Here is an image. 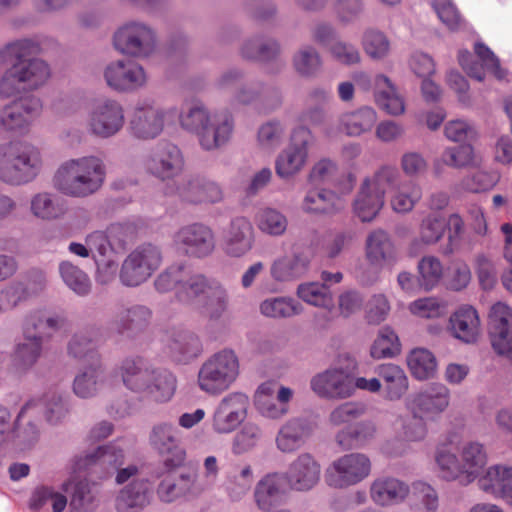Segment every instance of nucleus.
Here are the masks:
<instances>
[{"label": "nucleus", "instance_id": "f257e3e1", "mask_svg": "<svg viewBox=\"0 0 512 512\" xmlns=\"http://www.w3.org/2000/svg\"><path fill=\"white\" fill-rule=\"evenodd\" d=\"M40 42L24 38L7 45L12 64L0 77V98L8 99L23 92L36 90L50 78L49 65L34 57L40 51Z\"/></svg>", "mask_w": 512, "mask_h": 512}, {"label": "nucleus", "instance_id": "f03ea898", "mask_svg": "<svg viewBox=\"0 0 512 512\" xmlns=\"http://www.w3.org/2000/svg\"><path fill=\"white\" fill-rule=\"evenodd\" d=\"M179 125L193 134L200 148L214 152L225 147L234 132V118L227 111L211 110L203 101L193 100L179 114Z\"/></svg>", "mask_w": 512, "mask_h": 512}, {"label": "nucleus", "instance_id": "7ed1b4c3", "mask_svg": "<svg viewBox=\"0 0 512 512\" xmlns=\"http://www.w3.org/2000/svg\"><path fill=\"white\" fill-rule=\"evenodd\" d=\"M107 169L104 160L95 154L70 158L61 163L54 177V187L72 198H88L105 184Z\"/></svg>", "mask_w": 512, "mask_h": 512}, {"label": "nucleus", "instance_id": "20e7f679", "mask_svg": "<svg viewBox=\"0 0 512 512\" xmlns=\"http://www.w3.org/2000/svg\"><path fill=\"white\" fill-rule=\"evenodd\" d=\"M438 477L467 486L479 480L488 463V452L479 441L464 442L458 455L448 447H438L434 455Z\"/></svg>", "mask_w": 512, "mask_h": 512}, {"label": "nucleus", "instance_id": "39448f33", "mask_svg": "<svg viewBox=\"0 0 512 512\" xmlns=\"http://www.w3.org/2000/svg\"><path fill=\"white\" fill-rule=\"evenodd\" d=\"M43 167L40 149L26 141L0 145V180L21 186L34 181Z\"/></svg>", "mask_w": 512, "mask_h": 512}, {"label": "nucleus", "instance_id": "423d86ee", "mask_svg": "<svg viewBox=\"0 0 512 512\" xmlns=\"http://www.w3.org/2000/svg\"><path fill=\"white\" fill-rule=\"evenodd\" d=\"M240 376V361L231 348H223L209 357L200 365L197 377V388L208 396H219L228 391Z\"/></svg>", "mask_w": 512, "mask_h": 512}, {"label": "nucleus", "instance_id": "0eeeda50", "mask_svg": "<svg viewBox=\"0 0 512 512\" xmlns=\"http://www.w3.org/2000/svg\"><path fill=\"white\" fill-rule=\"evenodd\" d=\"M396 177L397 168L386 164L363 178L352 202L353 213L360 221L371 222L377 217L384 207L388 188Z\"/></svg>", "mask_w": 512, "mask_h": 512}, {"label": "nucleus", "instance_id": "6e6552de", "mask_svg": "<svg viewBox=\"0 0 512 512\" xmlns=\"http://www.w3.org/2000/svg\"><path fill=\"white\" fill-rule=\"evenodd\" d=\"M176 113V107H164L152 97L140 98L133 106L128 131L136 140L152 141L162 135Z\"/></svg>", "mask_w": 512, "mask_h": 512}, {"label": "nucleus", "instance_id": "1a4fd4ad", "mask_svg": "<svg viewBox=\"0 0 512 512\" xmlns=\"http://www.w3.org/2000/svg\"><path fill=\"white\" fill-rule=\"evenodd\" d=\"M112 44L120 54L135 59L151 57L158 48L156 29L147 21L129 19L114 31Z\"/></svg>", "mask_w": 512, "mask_h": 512}, {"label": "nucleus", "instance_id": "9d476101", "mask_svg": "<svg viewBox=\"0 0 512 512\" xmlns=\"http://www.w3.org/2000/svg\"><path fill=\"white\" fill-rule=\"evenodd\" d=\"M126 124L123 104L112 97L97 98L89 106L85 129L95 139L107 140L120 134Z\"/></svg>", "mask_w": 512, "mask_h": 512}, {"label": "nucleus", "instance_id": "9b49d317", "mask_svg": "<svg viewBox=\"0 0 512 512\" xmlns=\"http://www.w3.org/2000/svg\"><path fill=\"white\" fill-rule=\"evenodd\" d=\"M163 261L160 247L144 243L134 248L122 262L119 279L126 287H138L148 281Z\"/></svg>", "mask_w": 512, "mask_h": 512}, {"label": "nucleus", "instance_id": "f8f14e48", "mask_svg": "<svg viewBox=\"0 0 512 512\" xmlns=\"http://www.w3.org/2000/svg\"><path fill=\"white\" fill-rule=\"evenodd\" d=\"M372 472L370 457L350 452L335 458L325 470V482L334 489H348L367 479Z\"/></svg>", "mask_w": 512, "mask_h": 512}, {"label": "nucleus", "instance_id": "ddd939ff", "mask_svg": "<svg viewBox=\"0 0 512 512\" xmlns=\"http://www.w3.org/2000/svg\"><path fill=\"white\" fill-rule=\"evenodd\" d=\"M314 141V135L307 126H295L288 145L275 158L276 175L282 180H290L300 173L307 163Z\"/></svg>", "mask_w": 512, "mask_h": 512}, {"label": "nucleus", "instance_id": "4468645a", "mask_svg": "<svg viewBox=\"0 0 512 512\" xmlns=\"http://www.w3.org/2000/svg\"><path fill=\"white\" fill-rule=\"evenodd\" d=\"M130 448V441L127 438H117L105 445L75 455L71 459L73 472H82L92 466L103 468L106 478L115 472V469L125 465L127 454Z\"/></svg>", "mask_w": 512, "mask_h": 512}, {"label": "nucleus", "instance_id": "2eb2a0df", "mask_svg": "<svg viewBox=\"0 0 512 512\" xmlns=\"http://www.w3.org/2000/svg\"><path fill=\"white\" fill-rule=\"evenodd\" d=\"M249 397L241 391L225 394L215 405L211 416V428L218 435H228L246 420Z\"/></svg>", "mask_w": 512, "mask_h": 512}, {"label": "nucleus", "instance_id": "dca6fc26", "mask_svg": "<svg viewBox=\"0 0 512 512\" xmlns=\"http://www.w3.org/2000/svg\"><path fill=\"white\" fill-rule=\"evenodd\" d=\"M143 166L151 176L162 180H173L180 176L185 167L181 149L168 141L158 142L144 158Z\"/></svg>", "mask_w": 512, "mask_h": 512}, {"label": "nucleus", "instance_id": "f3484780", "mask_svg": "<svg viewBox=\"0 0 512 512\" xmlns=\"http://www.w3.org/2000/svg\"><path fill=\"white\" fill-rule=\"evenodd\" d=\"M173 242L185 255L197 259L211 256L216 249L215 233L203 223L180 227L173 236Z\"/></svg>", "mask_w": 512, "mask_h": 512}, {"label": "nucleus", "instance_id": "a211bd4d", "mask_svg": "<svg viewBox=\"0 0 512 512\" xmlns=\"http://www.w3.org/2000/svg\"><path fill=\"white\" fill-rule=\"evenodd\" d=\"M283 474L290 491L308 493L320 484L322 466L315 455L301 452L289 463Z\"/></svg>", "mask_w": 512, "mask_h": 512}, {"label": "nucleus", "instance_id": "6ab92c4d", "mask_svg": "<svg viewBox=\"0 0 512 512\" xmlns=\"http://www.w3.org/2000/svg\"><path fill=\"white\" fill-rule=\"evenodd\" d=\"M450 402V389L443 383L433 382L410 394L405 400V408L434 420L447 411Z\"/></svg>", "mask_w": 512, "mask_h": 512}, {"label": "nucleus", "instance_id": "aec40b11", "mask_svg": "<svg viewBox=\"0 0 512 512\" xmlns=\"http://www.w3.org/2000/svg\"><path fill=\"white\" fill-rule=\"evenodd\" d=\"M133 234V228L128 224L114 223L106 230H96L86 236L94 261L119 255Z\"/></svg>", "mask_w": 512, "mask_h": 512}, {"label": "nucleus", "instance_id": "412c9836", "mask_svg": "<svg viewBox=\"0 0 512 512\" xmlns=\"http://www.w3.org/2000/svg\"><path fill=\"white\" fill-rule=\"evenodd\" d=\"M103 78L110 89L119 93L139 90L148 80L142 65L123 59L108 63L103 69Z\"/></svg>", "mask_w": 512, "mask_h": 512}, {"label": "nucleus", "instance_id": "4be33fe9", "mask_svg": "<svg viewBox=\"0 0 512 512\" xmlns=\"http://www.w3.org/2000/svg\"><path fill=\"white\" fill-rule=\"evenodd\" d=\"M182 432L170 421L156 423L149 434L151 448L161 456H172L165 460L166 466L176 467L182 464L186 453L181 447Z\"/></svg>", "mask_w": 512, "mask_h": 512}, {"label": "nucleus", "instance_id": "5701e85b", "mask_svg": "<svg viewBox=\"0 0 512 512\" xmlns=\"http://www.w3.org/2000/svg\"><path fill=\"white\" fill-rule=\"evenodd\" d=\"M311 390L320 398L341 400L354 394L351 375L342 368L331 367L314 375L310 380Z\"/></svg>", "mask_w": 512, "mask_h": 512}, {"label": "nucleus", "instance_id": "b1692460", "mask_svg": "<svg viewBox=\"0 0 512 512\" xmlns=\"http://www.w3.org/2000/svg\"><path fill=\"white\" fill-rule=\"evenodd\" d=\"M42 102L28 96L5 106L0 111V131L25 132L40 115Z\"/></svg>", "mask_w": 512, "mask_h": 512}, {"label": "nucleus", "instance_id": "393cba45", "mask_svg": "<svg viewBox=\"0 0 512 512\" xmlns=\"http://www.w3.org/2000/svg\"><path fill=\"white\" fill-rule=\"evenodd\" d=\"M156 496L163 504L190 501L202 497L191 472L164 475L157 484Z\"/></svg>", "mask_w": 512, "mask_h": 512}, {"label": "nucleus", "instance_id": "a878e982", "mask_svg": "<svg viewBox=\"0 0 512 512\" xmlns=\"http://www.w3.org/2000/svg\"><path fill=\"white\" fill-rule=\"evenodd\" d=\"M255 231L249 219L243 216L234 217L222 240V250L230 258H242L254 248Z\"/></svg>", "mask_w": 512, "mask_h": 512}, {"label": "nucleus", "instance_id": "bb28decb", "mask_svg": "<svg viewBox=\"0 0 512 512\" xmlns=\"http://www.w3.org/2000/svg\"><path fill=\"white\" fill-rule=\"evenodd\" d=\"M309 257L299 251L276 256L270 263V278L277 284L285 285L298 281L309 271Z\"/></svg>", "mask_w": 512, "mask_h": 512}, {"label": "nucleus", "instance_id": "cd10ccee", "mask_svg": "<svg viewBox=\"0 0 512 512\" xmlns=\"http://www.w3.org/2000/svg\"><path fill=\"white\" fill-rule=\"evenodd\" d=\"M479 489L512 507V465L498 463L487 467L478 480Z\"/></svg>", "mask_w": 512, "mask_h": 512}, {"label": "nucleus", "instance_id": "c85d7f7f", "mask_svg": "<svg viewBox=\"0 0 512 512\" xmlns=\"http://www.w3.org/2000/svg\"><path fill=\"white\" fill-rule=\"evenodd\" d=\"M290 491L283 472H269L255 484L253 499L255 506L262 512H269L281 504Z\"/></svg>", "mask_w": 512, "mask_h": 512}, {"label": "nucleus", "instance_id": "c756f323", "mask_svg": "<svg viewBox=\"0 0 512 512\" xmlns=\"http://www.w3.org/2000/svg\"><path fill=\"white\" fill-rule=\"evenodd\" d=\"M408 414L398 415L394 424L397 439L401 448L395 451L387 449L393 455H401L410 444L424 442L429 434L428 419L413 409H406Z\"/></svg>", "mask_w": 512, "mask_h": 512}, {"label": "nucleus", "instance_id": "7c9ffc66", "mask_svg": "<svg viewBox=\"0 0 512 512\" xmlns=\"http://www.w3.org/2000/svg\"><path fill=\"white\" fill-rule=\"evenodd\" d=\"M446 329L462 343H476L482 332L478 311L471 305H461L449 316Z\"/></svg>", "mask_w": 512, "mask_h": 512}, {"label": "nucleus", "instance_id": "2f4dec72", "mask_svg": "<svg viewBox=\"0 0 512 512\" xmlns=\"http://www.w3.org/2000/svg\"><path fill=\"white\" fill-rule=\"evenodd\" d=\"M480 63L472 61V54L467 50L459 52L458 60L463 70L477 81H483L485 71L492 73L498 79L505 78V71L500 68L499 60L489 47L481 42H477L474 47Z\"/></svg>", "mask_w": 512, "mask_h": 512}, {"label": "nucleus", "instance_id": "473e14b6", "mask_svg": "<svg viewBox=\"0 0 512 512\" xmlns=\"http://www.w3.org/2000/svg\"><path fill=\"white\" fill-rule=\"evenodd\" d=\"M312 431V424L307 419L291 417L278 427L275 447L283 454H292L304 446Z\"/></svg>", "mask_w": 512, "mask_h": 512}, {"label": "nucleus", "instance_id": "72a5a7b5", "mask_svg": "<svg viewBox=\"0 0 512 512\" xmlns=\"http://www.w3.org/2000/svg\"><path fill=\"white\" fill-rule=\"evenodd\" d=\"M153 501V489L148 479H135L122 487L114 501L118 512H142Z\"/></svg>", "mask_w": 512, "mask_h": 512}, {"label": "nucleus", "instance_id": "f704fd0d", "mask_svg": "<svg viewBox=\"0 0 512 512\" xmlns=\"http://www.w3.org/2000/svg\"><path fill=\"white\" fill-rule=\"evenodd\" d=\"M410 491V486L403 480L392 476H380L372 481L369 495L375 505L392 507L405 502Z\"/></svg>", "mask_w": 512, "mask_h": 512}, {"label": "nucleus", "instance_id": "c9c22d12", "mask_svg": "<svg viewBox=\"0 0 512 512\" xmlns=\"http://www.w3.org/2000/svg\"><path fill=\"white\" fill-rule=\"evenodd\" d=\"M177 193L184 201L192 204H216L224 198L218 183L201 176L187 179Z\"/></svg>", "mask_w": 512, "mask_h": 512}, {"label": "nucleus", "instance_id": "e433bc0d", "mask_svg": "<svg viewBox=\"0 0 512 512\" xmlns=\"http://www.w3.org/2000/svg\"><path fill=\"white\" fill-rule=\"evenodd\" d=\"M388 193L390 207L398 214L411 212L422 198L421 186L413 180H402L398 169L396 180L388 188Z\"/></svg>", "mask_w": 512, "mask_h": 512}, {"label": "nucleus", "instance_id": "4c0bfd02", "mask_svg": "<svg viewBox=\"0 0 512 512\" xmlns=\"http://www.w3.org/2000/svg\"><path fill=\"white\" fill-rule=\"evenodd\" d=\"M106 379L107 375L102 362L87 364L75 375L73 392L82 399L93 398L103 389Z\"/></svg>", "mask_w": 512, "mask_h": 512}, {"label": "nucleus", "instance_id": "58836bf2", "mask_svg": "<svg viewBox=\"0 0 512 512\" xmlns=\"http://www.w3.org/2000/svg\"><path fill=\"white\" fill-rule=\"evenodd\" d=\"M373 92L376 104L386 113L399 116L405 112V100L398 88L385 74H376L373 79Z\"/></svg>", "mask_w": 512, "mask_h": 512}, {"label": "nucleus", "instance_id": "ea45409f", "mask_svg": "<svg viewBox=\"0 0 512 512\" xmlns=\"http://www.w3.org/2000/svg\"><path fill=\"white\" fill-rule=\"evenodd\" d=\"M346 200L329 189L309 190L301 204L303 212L317 215H335L344 210Z\"/></svg>", "mask_w": 512, "mask_h": 512}, {"label": "nucleus", "instance_id": "a19ab883", "mask_svg": "<svg viewBox=\"0 0 512 512\" xmlns=\"http://www.w3.org/2000/svg\"><path fill=\"white\" fill-rule=\"evenodd\" d=\"M152 367L145 359L141 357H130L124 359L118 367V373L121 376L123 385L135 393H143L147 388L150 375L153 373Z\"/></svg>", "mask_w": 512, "mask_h": 512}, {"label": "nucleus", "instance_id": "79ce46f5", "mask_svg": "<svg viewBox=\"0 0 512 512\" xmlns=\"http://www.w3.org/2000/svg\"><path fill=\"white\" fill-rule=\"evenodd\" d=\"M378 119L377 112L370 106H361L339 116V129L350 137H359L370 132Z\"/></svg>", "mask_w": 512, "mask_h": 512}, {"label": "nucleus", "instance_id": "37998d69", "mask_svg": "<svg viewBox=\"0 0 512 512\" xmlns=\"http://www.w3.org/2000/svg\"><path fill=\"white\" fill-rule=\"evenodd\" d=\"M377 425L372 420H363L354 425H347L336 432L334 441L342 450L362 447L372 441L377 434Z\"/></svg>", "mask_w": 512, "mask_h": 512}, {"label": "nucleus", "instance_id": "c03bdc74", "mask_svg": "<svg viewBox=\"0 0 512 512\" xmlns=\"http://www.w3.org/2000/svg\"><path fill=\"white\" fill-rule=\"evenodd\" d=\"M34 409L41 410L46 421L51 425L62 423L69 412L65 400L60 394L48 393L41 400L30 401L23 406L17 416V422Z\"/></svg>", "mask_w": 512, "mask_h": 512}, {"label": "nucleus", "instance_id": "a18cd8bd", "mask_svg": "<svg viewBox=\"0 0 512 512\" xmlns=\"http://www.w3.org/2000/svg\"><path fill=\"white\" fill-rule=\"evenodd\" d=\"M446 223L441 215L427 214L420 222L418 236L410 244V253L419 254L426 247L439 242L445 232Z\"/></svg>", "mask_w": 512, "mask_h": 512}, {"label": "nucleus", "instance_id": "49530a36", "mask_svg": "<svg viewBox=\"0 0 512 512\" xmlns=\"http://www.w3.org/2000/svg\"><path fill=\"white\" fill-rule=\"evenodd\" d=\"M63 325L64 318L59 314L45 309H35L26 315L23 330L25 333L43 336V342H45L52 337L54 332L60 330Z\"/></svg>", "mask_w": 512, "mask_h": 512}, {"label": "nucleus", "instance_id": "de8ad7c7", "mask_svg": "<svg viewBox=\"0 0 512 512\" xmlns=\"http://www.w3.org/2000/svg\"><path fill=\"white\" fill-rule=\"evenodd\" d=\"M152 315V310L146 305L122 307L116 312L112 325L119 333L141 331L149 325Z\"/></svg>", "mask_w": 512, "mask_h": 512}, {"label": "nucleus", "instance_id": "09e8293b", "mask_svg": "<svg viewBox=\"0 0 512 512\" xmlns=\"http://www.w3.org/2000/svg\"><path fill=\"white\" fill-rule=\"evenodd\" d=\"M253 482L254 470L252 466L248 463H242L227 474L223 489L229 501L237 503L248 495Z\"/></svg>", "mask_w": 512, "mask_h": 512}, {"label": "nucleus", "instance_id": "8fccbe9b", "mask_svg": "<svg viewBox=\"0 0 512 512\" xmlns=\"http://www.w3.org/2000/svg\"><path fill=\"white\" fill-rule=\"evenodd\" d=\"M95 335L94 330L75 333L67 344L68 355L76 360L87 362V364L102 362Z\"/></svg>", "mask_w": 512, "mask_h": 512}, {"label": "nucleus", "instance_id": "3c124183", "mask_svg": "<svg viewBox=\"0 0 512 512\" xmlns=\"http://www.w3.org/2000/svg\"><path fill=\"white\" fill-rule=\"evenodd\" d=\"M393 255V242L386 231L376 229L367 235L365 256L371 265L381 267L384 263L390 261Z\"/></svg>", "mask_w": 512, "mask_h": 512}, {"label": "nucleus", "instance_id": "603ef678", "mask_svg": "<svg viewBox=\"0 0 512 512\" xmlns=\"http://www.w3.org/2000/svg\"><path fill=\"white\" fill-rule=\"evenodd\" d=\"M176 388L177 379L172 372L154 368L143 394L156 403H166L172 399Z\"/></svg>", "mask_w": 512, "mask_h": 512}, {"label": "nucleus", "instance_id": "864d4df0", "mask_svg": "<svg viewBox=\"0 0 512 512\" xmlns=\"http://www.w3.org/2000/svg\"><path fill=\"white\" fill-rule=\"evenodd\" d=\"M376 372L385 383L387 400L398 401L408 391L409 380L400 366L392 363L382 364L377 367Z\"/></svg>", "mask_w": 512, "mask_h": 512}, {"label": "nucleus", "instance_id": "5fc2aeb1", "mask_svg": "<svg viewBox=\"0 0 512 512\" xmlns=\"http://www.w3.org/2000/svg\"><path fill=\"white\" fill-rule=\"evenodd\" d=\"M259 311L267 318L290 319L303 314L304 306L291 296H273L260 303Z\"/></svg>", "mask_w": 512, "mask_h": 512}, {"label": "nucleus", "instance_id": "6e6d98bb", "mask_svg": "<svg viewBox=\"0 0 512 512\" xmlns=\"http://www.w3.org/2000/svg\"><path fill=\"white\" fill-rule=\"evenodd\" d=\"M297 300L310 306L331 310L333 308V294L328 285L318 281H305L300 283L295 291Z\"/></svg>", "mask_w": 512, "mask_h": 512}, {"label": "nucleus", "instance_id": "4d7b16f0", "mask_svg": "<svg viewBox=\"0 0 512 512\" xmlns=\"http://www.w3.org/2000/svg\"><path fill=\"white\" fill-rule=\"evenodd\" d=\"M203 351L199 337L193 333L178 334L169 345V354L173 361L187 364L201 355Z\"/></svg>", "mask_w": 512, "mask_h": 512}, {"label": "nucleus", "instance_id": "13d9d810", "mask_svg": "<svg viewBox=\"0 0 512 512\" xmlns=\"http://www.w3.org/2000/svg\"><path fill=\"white\" fill-rule=\"evenodd\" d=\"M406 361L411 375L417 380H428L436 374V357L427 348L417 347L412 349L408 353Z\"/></svg>", "mask_w": 512, "mask_h": 512}, {"label": "nucleus", "instance_id": "bf43d9fd", "mask_svg": "<svg viewBox=\"0 0 512 512\" xmlns=\"http://www.w3.org/2000/svg\"><path fill=\"white\" fill-rule=\"evenodd\" d=\"M239 427L231 441V452L235 456L251 452L264 438L262 427L254 421H248Z\"/></svg>", "mask_w": 512, "mask_h": 512}, {"label": "nucleus", "instance_id": "052dcab7", "mask_svg": "<svg viewBox=\"0 0 512 512\" xmlns=\"http://www.w3.org/2000/svg\"><path fill=\"white\" fill-rule=\"evenodd\" d=\"M294 392L291 388L280 385L275 398L254 403L257 413L268 420H279L289 413V402Z\"/></svg>", "mask_w": 512, "mask_h": 512}, {"label": "nucleus", "instance_id": "680f3d73", "mask_svg": "<svg viewBox=\"0 0 512 512\" xmlns=\"http://www.w3.org/2000/svg\"><path fill=\"white\" fill-rule=\"evenodd\" d=\"M258 230L271 237L284 235L288 228V218L279 209L266 206L260 208L255 215Z\"/></svg>", "mask_w": 512, "mask_h": 512}, {"label": "nucleus", "instance_id": "e2e57ef3", "mask_svg": "<svg viewBox=\"0 0 512 512\" xmlns=\"http://www.w3.org/2000/svg\"><path fill=\"white\" fill-rule=\"evenodd\" d=\"M30 212L41 220H55L64 214V207L57 195L43 191L31 197Z\"/></svg>", "mask_w": 512, "mask_h": 512}, {"label": "nucleus", "instance_id": "0e129e2a", "mask_svg": "<svg viewBox=\"0 0 512 512\" xmlns=\"http://www.w3.org/2000/svg\"><path fill=\"white\" fill-rule=\"evenodd\" d=\"M70 476L62 483L61 489L64 492H68L73 488L70 508L74 512H87V507L92 502V496L90 486L84 479L77 477L78 472H73L71 469V462L69 463Z\"/></svg>", "mask_w": 512, "mask_h": 512}, {"label": "nucleus", "instance_id": "69168bd1", "mask_svg": "<svg viewBox=\"0 0 512 512\" xmlns=\"http://www.w3.org/2000/svg\"><path fill=\"white\" fill-rule=\"evenodd\" d=\"M401 352V342L397 333L390 327L379 329L375 340L370 347V356L373 359H391Z\"/></svg>", "mask_w": 512, "mask_h": 512}, {"label": "nucleus", "instance_id": "338daca9", "mask_svg": "<svg viewBox=\"0 0 512 512\" xmlns=\"http://www.w3.org/2000/svg\"><path fill=\"white\" fill-rule=\"evenodd\" d=\"M43 344V336L23 331V341L17 343L14 348V360L20 366L32 367L42 354Z\"/></svg>", "mask_w": 512, "mask_h": 512}, {"label": "nucleus", "instance_id": "774afa93", "mask_svg": "<svg viewBox=\"0 0 512 512\" xmlns=\"http://www.w3.org/2000/svg\"><path fill=\"white\" fill-rule=\"evenodd\" d=\"M294 71L301 77H314L322 67V58L316 48L305 45L300 47L292 57Z\"/></svg>", "mask_w": 512, "mask_h": 512}]
</instances>
